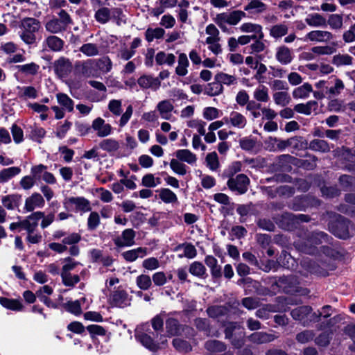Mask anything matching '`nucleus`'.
<instances>
[{
	"label": "nucleus",
	"mask_w": 355,
	"mask_h": 355,
	"mask_svg": "<svg viewBox=\"0 0 355 355\" xmlns=\"http://www.w3.org/2000/svg\"><path fill=\"white\" fill-rule=\"evenodd\" d=\"M311 308L309 306H303L294 309L291 311V315L295 320L303 321L304 324L306 321L304 320L311 313Z\"/></svg>",
	"instance_id": "35"
},
{
	"label": "nucleus",
	"mask_w": 355,
	"mask_h": 355,
	"mask_svg": "<svg viewBox=\"0 0 355 355\" xmlns=\"http://www.w3.org/2000/svg\"><path fill=\"white\" fill-rule=\"evenodd\" d=\"M99 147L108 153L115 152L119 148V142L114 139H105L99 143Z\"/></svg>",
	"instance_id": "47"
},
{
	"label": "nucleus",
	"mask_w": 355,
	"mask_h": 355,
	"mask_svg": "<svg viewBox=\"0 0 355 355\" xmlns=\"http://www.w3.org/2000/svg\"><path fill=\"white\" fill-rule=\"evenodd\" d=\"M0 304L3 307L15 311H21L24 307L19 300L6 297H0Z\"/></svg>",
	"instance_id": "41"
},
{
	"label": "nucleus",
	"mask_w": 355,
	"mask_h": 355,
	"mask_svg": "<svg viewBox=\"0 0 355 355\" xmlns=\"http://www.w3.org/2000/svg\"><path fill=\"white\" fill-rule=\"evenodd\" d=\"M40 65L35 62H30L25 64L17 65L15 69L17 70L19 73L24 76H35L39 70Z\"/></svg>",
	"instance_id": "30"
},
{
	"label": "nucleus",
	"mask_w": 355,
	"mask_h": 355,
	"mask_svg": "<svg viewBox=\"0 0 355 355\" xmlns=\"http://www.w3.org/2000/svg\"><path fill=\"white\" fill-rule=\"evenodd\" d=\"M155 61L159 65L166 64L172 66L175 62V56L173 53H166L164 51H159L155 55Z\"/></svg>",
	"instance_id": "42"
},
{
	"label": "nucleus",
	"mask_w": 355,
	"mask_h": 355,
	"mask_svg": "<svg viewBox=\"0 0 355 355\" xmlns=\"http://www.w3.org/2000/svg\"><path fill=\"white\" fill-rule=\"evenodd\" d=\"M333 38L332 34L326 31L315 30L308 33L304 41H311L314 42H327Z\"/></svg>",
	"instance_id": "18"
},
{
	"label": "nucleus",
	"mask_w": 355,
	"mask_h": 355,
	"mask_svg": "<svg viewBox=\"0 0 355 355\" xmlns=\"http://www.w3.org/2000/svg\"><path fill=\"white\" fill-rule=\"evenodd\" d=\"M277 261L278 263L284 268H291L294 266L295 259L286 251L282 252Z\"/></svg>",
	"instance_id": "62"
},
{
	"label": "nucleus",
	"mask_w": 355,
	"mask_h": 355,
	"mask_svg": "<svg viewBox=\"0 0 355 355\" xmlns=\"http://www.w3.org/2000/svg\"><path fill=\"white\" fill-rule=\"evenodd\" d=\"M311 91V85L309 83H304L294 89L293 96L295 98H305L309 96Z\"/></svg>",
	"instance_id": "48"
},
{
	"label": "nucleus",
	"mask_w": 355,
	"mask_h": 355,
	"mask_svg": "<svg viewBox=\"0 0 355 355\" xmlns=\"http://www.w3.org/2000/svg\"><path fill=\"white\" fill-rule=\"evenodd\" d=\"M165 31L162 28H148L145 32L146 40L148 42H153L155 39H161L164 35Z\"/></svg>",
	"instance_id": "49"
},
{
	"label": "nucleus",
	"mask_w": 355,
	"mask_h": 355,
	"mask_svg": "<svg viewBox=\"0 0 355 355\" xmlns=\"http://www.w3.org/2000/svg\"><path fill=\"white\" fill-rule=\"evenodd\" d=\"M288 28L285 24H279L272 26L270 29V35L275 39L282 38L288 33Z\"/></svg>",
	"instance_id": "46"
},
{
	"label": "nucleus",
	"mask_w": 355,
	"mask_h": 355,
	"mask_svg": "<svg viewBox=\"0 0 355 355\" xmlns=\"http://www.w3.org/2000/svg\"><path fill=\"white\" fill-rule=\"evenodd\" d=\"M62 282L65 286L73 287L80 281V277L78 275L71 273L60 274Z\"/></svg>",
	"instance_id": "54"
},
{
	"label": "nucleus",
	"mask_w": 355,
	"mask_h": 355,
	"mask_svg": "<svg viewBox=\"0 0 355 355\" xmlns=\"http://www.w3.org/2000/svg\"><path fill=\"white\" fill-rule=\"evenodd\" d=\"M138 85L142 89H151L157 90L160 87L161 82L158 78L150 75H143L137 80Z\"/></svg>",
	"instance_id": "21"
},
{
	"label": "nucleus",
	"mask_w": 355,
	"mask_h": 355,
	"mask_svg": "<svg viewBox=\"0 0 355 355\" xmlns=\"http://www.w3.org/2000/svg\"><path fill=\"white\" fill-rule=\"evenodd\" d=\"M245 17L246 13L244 11L236 10L216 14L213 21L223 33L230 34L232 33L230 26L237 25Z\"/></svg>",
	"instance_id": "2"
},
{
	"label": "nucleus",
	"mask_w": 355,
	"mask_h": 355,
	"mask_svg": "<svg viewBox=\"0 0 355 355\" xmlns=\"http://www.w3.org/2000/svg\"><path fill=\"white\" fill-rule=\"evenodd\" d=\"M275 103L280 106H286L291 101L289 94L286 92H277L273 94Z\"/></svg>",
	"instance_id": "63"
},
{
	"label": "nucleus",
	"mask_w": 355,
	"mask_h": 355,
	"mask_svg": "<svg viewBox=\"0 0 355 355\" xmlns=\"http://www.w3.org/2000/svg\"><path fill=\"white\" fill-rule=\"evenodd\" d=\"M226 125L236 129H243L245 128L248 121L246 117L241 113L232 111L227 116H225Z\"/></svg>",
	"instance_id": "13"
},
{
	"label": "nucleus",
	"mask_w": 355,
	"mask_h": 355,
	"mask_svg": "<svg viewBox=\"0 0 355 355\" xmlns=\"http://www.w3.org/2000/svg\"><path fill=\"white\" fill-rule=\"evenodd\" d=\"M174 107L169 100H164L158 103L156 109L160 117L164 120H171L172 111Z\"/></svg>",
	"instance_id": "25"
},
{
	"label": "nucleus",
	"mask_w": 355,
	"mask_h": 355,
	"mask_svg": "<svg viewBox=\"0 0 355 355\" xmlns=\"http://www.w3.org/2000/svg\"><path fill=\"white\" fill-rule=\"evenodd\" d=\"M58 15L59 18L53 16L44 24L46 31L51 34H58L65 31L73 23L70 15L64 10H60Z\"/></svg>",
	"instance_id": "4"
},
{
	"label": "nucleus",
	"mask_w": 355,
	"mask_h": 355,
	"mask_svg": "<svg viewBox=\"0 0 355 355\" xmlns=\"http://www.w3.org/2000/svg\"><path fill=\"white\" fill-rule=\"evenodd\" d=\"M145 325L137 327L135 331V338L143 346L150 351L155 352L159 349V345L152 338L150 334L144 332Z\"/></svg>",
	"instance_id": "9"
},
{
	"label": "nucleus",
	"mask_w": 355,
	"mask_h": 355,
	"mask_svg": "<svg viewBox=\"0 0 355 355\" xmlns=\"http://www.w3.org/2000/svg\"><path fill=\"white\" fill-rule=\"evenodd\" d=\"M205 347L208 351L212 352H221L226 349V346L223 343L216 340L207 341Z\"/></svg>",
	"instance_id": "57"
},
{
	"label": "nucleus",
	"mask_w": 355,
	"mask_h": 355,
	"mask_svg": "<svg viewBox=\"0 0 355 355\" xmlns=\"http://www.w3.org/2000/svg\"><path fill=\"white\" fill-rule=\"evenodd\" d=\"M324 81H320L317 83L316 86L319 88L324 87L325 95L329 98H333L340 95L345 87L343 82L338 78L334 79V85L330 87L324 86Z\"/></svg>",
	"instance_id": "14"
},
{
	"label": "nucleus",
	"mask_w": 355,
	"mask_h": 355,
	"mask_svg": "<svg viewBox=\"0 0 355 355\" xmlns=\"http://www.w3.org/2000/svg\"><path fill=\"white\" fill-rule=\"evenodd\" d=\"M183 250V254H180L179 257H187L188 259H193L197 255V250L195 246L191 243H184L178 245L175 250L178 251L180 250Z\"/></svg>",
	"instance_id": "33"
},
{
	"label": "nucleus",
	"mask_w": 355,
	"mask_h": 355,
	"mask_svg": "<svg viewBox=\"0 0 355 355\" xmlns=\"http://www.w3.org/2000/svg\"><path fill=\"white\" fill-rule=\"evenodd\" d=\"M277 338L273 334L266 332H254L248 336V340L255 344H263L273 341Z\"/></svg>",
	"instance_id": "26"
},
{
	"label": "nucleus",
	"mask_w": 355,
	"mask_h": 355,
	"mask_svg": "<svg viewBox=\"0 0 355 355\" xmlns=\"http://www.w3.org/2000/svg\"><path fill=\"white\" fill-rule=\"evenodd\" d=\"M175 157L182 162H186L188 164L193 165L196 163V155L188 149L178 150L175 153Z\"/></svg>",
	"instance_id": "28"
},
{
	"label": "nucleus",
	"mask_w": 355,
	"mask_h": 355,
	"mask_svg": "<svg viewBox=\"0 0 355 355\" xmlns=\"http://www.w3.org/2000/svg\"><path fill=\"white\" fill-rule=\"evenodd\" d=\"M189 62L187 55L184 53H180L178 60V66L175 68V73L180 76H184L188 73V67Z\"/></svg>",
	"instance_id": "31"
},
{
	"label": "nucleus",
	"mask_w": 355,
	"mask_h": 355,
	"mask_svg": "<svg viewBox=\"0 0 355 355\" xmlns=\"http://www.w3.org/2000/svg\"><path fill=\"white\" fill-rule=\"evenodd\" d=\"M267 6L260 0H250L244 7L245 11H252L253 12H262L265 11Z\"/></svg>",
	"instance_id": "52"
},
{
	"label": "nucleus",
	"mask_w": 355,
	"mask_h": 355,
	"mask_svg": "<svg viewBox=\"0 0 355 355\" xmlns=\"http://www.w3.org/2000/svg\"><path fill=\"white\" fill-rule=\"evenodd\" d=\"M62 262V267L60 274L71 273V270H74L78 266H82L81 263L70 257L63 259Z\"/></svg>",
	"instance_id": "44"
},
{
	"label": "nucleus",
	"mask_w": 355,
	"mask_h": 355,
	"mask_svg": "<svg viewBox=\"0 0 355 355\" xmlns=\"http://www.w3.org/2000/svg\"><path fill=\"white\" fill-rule=\"evenodd\" d=\"M328 235L323 232H314L304 238H299L294 242L295 248L303 253L313 254L317 251V245L329 243Z\"/></svg>",
	"instance_id": "1"
},
{
	"label": "nucleus",
	"mask_w": 355,
	"mask_h": 355,
	"mask_svg": "<svg viewBox=\"0 0 355 355\" xmlns=\"http://www.w3.org/2000/svg\"><path fill=\"white\" fill-rule=\"evenodd\" d=\"M113 305L118 307H125L130 304V297L127 292L122 289L114 291L111 297Z\"/></svg>",
	"instance_id": "20"
},
{
	"label": "nucleus",
	"mask_w": 355,
	"mask_h": 355,
	"mask_svg": "<svg viewBox=\"0 0 355 355\" xmlns=\"http://www.w3.org/2000/svg\"><path fill=\"white\" fill-rule=\"evenodd\" d=\"M317 160L315 156L309 155L306 159L299 160L295 164L306 170H312L316 166Z\"/></svg>",
	"instance_id": "60"
},
{
	"label": "nucleus",
	"mask_w": 355,
	"mask_h": 355,
	"mask_svg": "<svg viewBox=\"0 0 355 355\" xmlns=\"http://www.w3.org/2000/svg\"><path fill=\"white\" fill-rule=\"evenodd\" d=\"M79 51L87 57H94L100 54V47L94 43L83 44Z\"/></svg>",
	"instance_id": "45"
},
{
	"label": "nucleus",
	"mask_w": 355,
	"mask_h": 355,
	"mask_svg": "<svg viewBox=\"0 0 355 355\" xmlns=\"http://www.w3.org/2000/svg\"><path fill=\"white\" fill-rule=\"evenodd\" d=\"M223 91V86L220 85L218 81L216 80L215 82L211 83L207 85V86L205 89V94L210 96H214L220 94Z\"/></svg>",
	"instance_id": "58"
},
{
	"label": "nucleus",
	"mask_w": 355,
	"mask_h": 355,
	"mask_svg": "<svg viewBox=\"0 0 355 355\" xmlns=\"http://www.w3.org/2000/svg\"><path fill=\"white\" fill-rule=\"evenodd\" d=\"M58 103L67 112H71L73 110L74 103L73 100L64 93L56 94Z\"/></svg>",
	"instance_id": "34"
},
{
	"label": "nucleus",
	"mask_w": 355,
	"mask_h": 355,
	"mask_svg": "<svg viewBox=\"0 0 355 355\" xmlns=\"http://www.w3.org/2000/svg\"><path fill=\"white\" fill-rule=\"evenodd\" d=\"M43 217L42 211H35L22 220V230L27 233L35 232L38 226V221Z\"/></svg>",
	"instance_id": "15"
},
{
	"label": "nucleus",
	"mask_w": 355,
	"mask_h": 355,
	"mask_svg": "<svg viewBox=\"0 0 355 355\" xmlns=\"http://www.w3.org/2000/svg\"><path fill=\"white\" fill-rule=\"evenodd\" d=\"M91 128L101 138L108 137L113 132L112 125L101 117H97L92 121Z\"/></svg>",
	"instance_id": "10"
},
{
	"label": "nucleus",
	"mask_w": 355,
	"mask_h": 355,
	"mask_svg": "<svg viewBox=\"0 0 355 355\" xmlns=\"http://www.w3.org/2000/svg\"><path fill=\"white\" fill-rule=\"evenodd\" d=\"M135 232L132 229H126L121 237L115 239V244L119 247L132 246L135 243Z\"/></svg>",
	"instance_id": "22"
},
{
	"label": "nucleus",
	"mask_w": 355,
	"mask_h": 355,
	"mask_svg": "<svg viewBox=\"0 0 355 355\" xmlns=\"http://www.w3.org/2000/svg\"><path fill=\"white\" fill-rule=\"evenodd\" d=\"M111 12L107 7L98 8L94 15L95 19L101 24H106L110 19Z\"/></svg>",
	"instance_id": "51"
},
{
	"label": "nucleus",
	"mask_w": 355,
	"mask_h": 355,
	"mask_svg": "<svg viewBox=\"0 0 355 355\" xmlns=\"http://www.w3.org/2000/svg\"><path fill=\"white\" fill-rule=\"evenodd\" d=\"M250 180L244 174H239L229 178L227 184L229 189L237 194H243L248 191Z\"/></svg>",
	"instance_id": "8"
},
{
	"label": "nucleus",
	"mask_w": 355,
	"mask_h": 355,
	"mask_svg": "<svg viewBox=\"0 0 355 355\" xmlns=\"http://www.w3.org/2000/svg\"><path fill=\"white\" fill-rule=\"evenodd\" d=\"M159 192V198L165 203H173L178 201L176 194L169 189H161Z\"/></svg>",
	"instance_id": "53"
},
{
	"label": "nucleus",
	"mask_w": 355,
	"mask_h": 355,
	"mask_svg": "<svg viewBox=\"0 0 355 355\" xmlns=\"http://www.w3.org/2000/svg\"><path fill=\"white\" fill-rule=\"evenodd\" d=\"M19 37L28 45L36 42V33L40 28V22L35 18L26 17L21 21Z\"/></svg>",
	"instance_id": "3"
},
{
	"label": "nucleus",
	"mask_w": 355,
	"mask_h": 355,
	"mask_svg": "<svg viewBox=\"0 0 355 355\" xmlns=\"http://www.w3.org/2000/svg\"><path fill=\"white\" fill-rule=\"evenodd\" d=\"M21 172V169L17 166H12L0 171V183H6L13 177L17 175Z\"/></svg>",
	"instance_id": "38"
},
{
	"label": "nucleus",
	"mask_w": 355,
	"mask_h": 355,
	"mask_svg": "<svg viewBox=\"0 0 355 355\" xmlns=\"http://www.w3.org/2000/svg\"><path fill=\"white\" fill-rule=\"evenodd\" d=\"M353 58L348 54H338L333 58V64L337 67L352 65Z\"/></svg>",
	"instance_id": "55"
},
{
	"label": "nucleus",
	"mask_w": 355,
	"mask_h": 355,
	"mask_svg": "<svg viewBox=\"0 0 355 355\" xmlns=\"http://www.w3.org/2000/svg\"><path fill=\"white\" fill-rule=\"evenodd\" d=\"M136 284L141 290H148L152 286V279L148 275H140L136 278Z\"/></svg>",
	"instance_id": "56"
},
{
	"label": "nucleus",
	"mask_w": 355,
	"mask_h": 355,
	"mask_svg": "<svg viewBox=\"0 0 355 355\" xmlns=\"http://www.w3.org/2000/svg\"><path fill=\"white\" fill-rule=\"evenodd\" d=\"M320 201L315 198L309 196H303L296 198L292 205V208L295 210H304L307 207L317 206Z\"/></svg>",
	"instance_id": "17"
},
{
	"label": "nucleus",
	"mask_w": 355,
	"mask_h": 355,
	"mask_svg": "<svg viewBox=\"0 0 355 355\" xmlns=\"http://www.w3.org/2000/svg\"><path fill=\"white\" fill-rule=\"evenodd\" d=\"M309 148L321 153H327L331 150L330 146L326 141L319 139L311 141L309 144Z\"/></svg>",
	"instance_id": "39"
},
{
	"label": "nucleus",
	"mask_w": 355,
	"mask_h": 355,
	"mask_svg": "<svg viewBox=\"0 0 355 355\" xmlns=\"http://www.w3.org/2000/svg\"><path fill=\"white\" fill-rule=\"evenodd\" d=\"M170 167L171 170L176 174L179 175H184L187 173V168L186 164L182 163L179 159H172L170 162Z\"/></svg>",
	"instance_id": "50"
},
{
	"label": "nucleus",
	"mask_w": 355,
	"mask_h": 355,
	"mask_svg": "<svg viewBox=\"0 0 355 355\" xmlns=\"http://www.w3.org/2000/svg\"><path fill=\"white\" fill-rule=\"evenodd\" d=\"M189 272L194 276L202 277L206 273V268L202 263L194 261L190 265Z\"/></svg>",
	"instance_id": "64"
},
{
	"label": "nucleus",
	"mask_w": 355,
	"mask_h": 355,
	"mask_svg": "<svg viewBox=\"0 0 355 355\" xmlns=\"http://www.w3.org/2000/svg\"><path fill=\"white\" fill-rule=\"evenodd\" d=\"M337 222L336 224L329 225V230L337 237L345 239L349 236L347 228L348 221L340 215L336 216Z\"/></svg>",
	"instance_id": "11"
},
{
	"label": "nucleus",
	"mask_w": 355,
	"mask_h": 355,
	"mask_svg": "<svg viewBox=\"0 0 355 355\" xmlns=\"http://www.w3.org/2000/svg\"><path fill=\"white\" fill-rule=\"evenodd\" d=\"M215 80L218 81L222 85H232L237 83L236 78L234 76L229 75L225 73H220L215 77Z\"/></svg>",
	"instance_id": "61"
},
{
	"label": "nucleus",
	"mask_w": 355,
	"mask_h": 355,
	"mask_svg": "<svg viewBox=\"0 0 355 355\" xmlns=\"http://www.w3.org/2000/svg\"><path fill=\"white\" fill-rule=\"evenodd\" d=\"M21 197L18 194H9L1 197V204L4 209L15 210L19 207Z\"/></svg>",
	"instance_id": "23"
},
{
	"label": "nucleus",
	"mask_w": 355,
	"mask_h": 355,
	"mask_svg": "<svg viewBox=\"0 0 355 355\" xmlns=\"http://www.w3.org/2000/svg\"><path fill=\"white\" fill-rule=\"evenodd\" d=\"M268 92L269 89L266 86L259 85L254 90L253 97L259 102L267 103L270 99Z\"/></svg>",
	"instance_id": "36"
},
{
	"label": "nucleus",
	"mask_w": 355,
	"mask_h": 355,
	"mask_svg": "<svg viewBox=\"0 0 355 355\" xmlns=\"http://www.w3.org/2000/svg\"><path fill=\"white\" fill-rule=\"evenodd\" d=\"M225 338H231L238 334V338H232V345L236 348H241L245 343V332L239 322H230L225 329Z\"/></svg>",
	"instance_id": "6"
},
{
	"label": "nucleus",
	"mask_w": 355,
	"mask_h": 355,
	"mask_svg": "<svg viewBox=\"0 0 355 355\" xmlns=\"http://www.w3.org/2000/svg\"><path fill=\"white\" fill-rule=\"evenodd\" d=\"M239 28L242 33H251L250 36L252 37L254 40L263 39L264 37L263 28L260 24L252 22H245L242 24Z\"/></svg>",
	"instance_id": "16"
},
{
	"label": "nucleus",
	"mask_w": 355,
	"mask_h": 355,
	"mask_svg": "<svg viewBox=\"0 0 355 355\" xmlns=\"http://www.w3.org/2000/svg\"><path fill=\"white\" fill-rule=\"evenodd\" d=\"M173 345L176 350L182 353H187L191 350V345L187 340L179 338L173 339Z\"/></svg>",
	"instance_id": "59"
},
{
	"label": "nucleus",
	"mask_w": 355,
	"mask_h": 355,
	"mask_svg": "<svg viewBox=\"0 0 355 355\" xmlns=\"http://www.w3.org/2000/svg\"><path fill=\"white\" fill-rule=\"evenodd\" d=\"M304 20L311 27H324L327 26L326 19L318 13L308 14Z\"/></svg>",
	"instance_id": "29"
},
{
	"label": "nucleus",
	"mask_w": 355,
	"mask_h": 355,
	"mask_svg": "<svg viewBox=\"0 0 355 355\" xmlns=\"http://www.w3.org/2000/svg\"><path fill=\"white\" fill-rule=\"evenodd\" d=\"M228 312V307L222 305L211 306L207 309L208 315L213 318H219L221 316L227 315Z\"/></svg>",
	"instance_id": "40"
},
{
	"label": "nucleus",
	"mask_w": 355,
	"mask_h": 355,
	"mask_svg": "<svg viewBox=\"0 0 355 355\" xmlns=\"http://www.w3.org/2000/svg\"><path fill=\"white\" fill-rule=\"evenodd\" d=\"M45 205V200L39 193H33L25 200L24 210L26 212L33 211L36 209H42Z\"/></svg>",
	"instance_id": "12"
},
{
	"label": "nucleus",
	"mask_w": 355,
	"mask_h": 355,
	"mask_svg": "<svg viewBox=\"0 0 355 355\" xmlns=\"http://www.w3.org/2000/svg\"><path fill=\"white\" fill-rule=\"evenodd\" d=\"M148 254L146 248L139 247L123 252V257L129 262L135 261L137 258H143Z\"/></svg>",
	"instance_id": "27"
},
{
	"label": "nucleus",
	"mask_w": 355,
	"mask_h": 355,
	"mask_svg": "<svg viewBox=\"0 0 355 355\" xmlns=\"http://www.w3.org/2000/svg\"><path fill=\"white\" fill-rule=\"evenodd\" d=\"M63 206L68 211L87 212L91 210L90 202L84 197H67L63 200Z\"/></svg>",
	"instance_id": "7"
},
{
	"label": "nucleus",
	"mask_w": 355,
	"mask_h": 355,
	"mask_svg": "<svg viewBox=\"0 0 355 355\" xmlns=\"http://www.w3.org/2000/svg\"><path fill=\"white\" fill-rule=\"evenodd\" d=\"M275 58L282 64H288L293 60L292 52L287 46H280L276 49Z\"/></svg>",
	"instance_id": "24"
},
{
	"label": "nucleus",
	"mask_w": 355,
	"mask_h": 355,
	"mask_svg": "<svg viewBox=\"0 0 355 355\" xmlns=\"http://www.w3.org/2000/svg\"><path fill=\"white\" fill-rule=\"evenodd\" d=\"M44 42L53 51H60L64 46V41L55 35L49 36L45 40Z\"/></svg>",
	"instance_id": "43"
},
{
	"label": "nucleus",
	"mask_w": 355,
	"mask_h": 355,
	"mask_svg": "<svg viewBox=\"0 0 355 355\" xmlns=\"http://www.w3.org/2000/svg\"><path fill=\"white\" fill-rule=\"evenodd\" d=\"M107 108L113 115L116 116L121 115L119 121V125L121 128L124 127L128 123L133 113V107L131 105H129L126 107L125 112L121 114L123 111L121 100H110L108 103Z\"/></svg>",
	"instance_id": "5"
},
{
	"label": "nucleus",
	"mask_w": 355,
	"mask_h": 355,
	"mask_svg": "<svg viewBox=\"0 0 355 355\" xmlns=\"http://www.w3.org/2000/svg\"><path fill=\"white\" fill-rule=\"evenodd\" d=\"M72 64L69 59L60 58L54 62V71L60 77H66L71 71Z\"/></svg>",
	"instance_id": "19"
},
{
	"label": "nucleus",
	"mask_w": 355,
	"mask_h": 355,
	"mask_svg": "<svg viewBox=\"0 0 355 355\" xmlns=\"http://www.w3.org/2000/svg\"><path fill=\"white\" fill-rule=\"evenodd\" d=\"M317 109L318 103L315 101H310L305 104L299 103L294 107V110L297 112L306 115H310L312 112L316 111Z\"/></svg>",
	"instance_id": "32"
},
{
	"label": "nucleus",
	"mask_w": 355,
	"mask_h": 355,
	"mask_svg": "<svg viewBox=\"0 0 355 355\" xmlns=\"http://www.w3.org/2000/svg\"><path fill=\"white\" fill-rule=\"evenodd\" d=\"M166 329L169 336H173L180 334L182 327L176 319L168 317L166 319Z\"/></svg>",
	"instance_id": "37"
}]
</instances>
